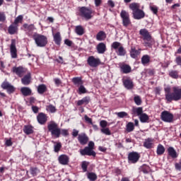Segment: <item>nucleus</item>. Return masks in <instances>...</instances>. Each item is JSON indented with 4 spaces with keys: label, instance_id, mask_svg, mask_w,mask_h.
<instances>
[{
    "label": "nucleus",
    "instance_id": "obj_1",
    "mask_svg": "<svg viewBox=\"0 0 181 181\" xmlns=\"http://www.w3.org/2000/svg\"><path fill=\"white\" fill-rule=\"evenodd\" d=\"M47 128L52 136H54V138H60V135H63V136H68L69 135V130L64 129H61L59 125L54 122H49Z\"/></svg>",
    "mask_w": 181,
    "mask_h": 181
},
{
    "label": "nucleus",
    "instance_id": "obj_2",
    "mask_svg": "<svg viewBox=\"0 0 181 181\" xmlns=\"http://www.w3.org/2000/svg\"><path fill=\"white\" fill-rule=\"evenodd\" d=\"M165 100L168 103L172 101H179L181 100V88L179 86L173 87V93L165 94Z\"/></svg>",
    "mask_w": 181,
    "mask_h": 181
},
{
    "label": "nucleus",
    "instance_id": "obj_3",
    "mask_svg": "<svg viewBox=\"0 0 181 181\" xmlns=\"http://www.w3.org/2000/svg\"><path fill=\"white\" fill-rule=\"evenodd\" d=\"M33 39L38 47H45L47 45V37L43 35L35 33L33 35Z\"/></svg>",
    "mask_w": 181,
    "mask_h": 181
},
{
    "label": "nucleus",
    "instance_id": "obj_4",
    "mask_svg": "<svg viewBox=\"0 0 181 181\" xmlns=\"http://www.w3.org/2000/svg\"><path fill=\"white\" fill-rule=\"evenodd\" d=\"M79 16L84 18L86 21H90L93 18V10L86 6L80 7Z\"/></svg>",
    "mask_w": 181,
    "mask_h": 181
},
{
    "label": "nucleus",
    "instance_id": "obj_5",
    "mask_svg": "<svg viewBox=\"0 0 181 181\" xmlns=\"http://www.w3.org/2000/svg\"><path fill=\"white\" fill-rule=\"evenodd\" d=\"M140 35L143 36L145 46L151 47L152 45V37L146 29H141L139 31Z\"/></svg>",
    "mask_w": 181,
    "mask_h": 181
},
{
    "label": "nucleus",
    "instance_id": "obj_6",
    "mask_svg": "<svg viewBox=\"0 0 181 181\" xmlns=\"http://www.w3.org/2000/svg\"><path fill=\"white\" fill-rule=\"evenodd\" d=\"M120 16L122 19L123 26L127 28L131 25V20L129 19V13L127 11L122 10L120 13Z\"/></svg>",
    "mask_w": 181,
    "mask_h": 181
},
{
    "label": "nucleus",
    "instance_id": "obj_7",
    "mask_svg": "<svg viewBox=\"0 0 181 181\" xmlns=\"http://www.w3.org/2000/svg\"><path fill=\"white\" fill-rule=\"evenodd\" d=\"M160 117L164 122H173V114L168 111L162 112Z\"/></svg>",
    "mask_w": 181,
    "mask_h": 181
},
{
    "label": "nucleus",
    "instance_id": "obj_8",
    "mask_svg": "<svg viewBox=\"0 0 181 181\" xmlns=\"http://www.w3.org/2000/svg\"><path fill=\"white\" fill-rule=\"evenodd\" d=\"M88 64L90 67H98V66H100L101 64V60H100V58H95L94 56H90L88 58Z\"/></svg>",
    "mask_w": 181,
    "mask_h": 181
},
{
    "label": "nucleus",
    "instance_id": "obj_9",
    "mask_svg": "<svg viewBox=\"0 0 181 181\" xmlns=\"http://www.w3.org/2000/svg\"><path fill=\"white\" fill-rule=\"evenodd\" d=\"M10 53L12 59H16L18 57V49H16V41L15 40H11Z\"/></svg>",
    "mask_w": 181,
    "mask_h": 181
},
{
    "label": "nucleus",
    "instance_id": "obj_10",
    "mask_svg": "<svg viewBox=\"0 0 181 181\" xmlns=\"http://www.w3.org/2000/svg\"><path fill=\"white\" fill-rule=\"evenodd\" d=\"M13 73H15L18 77H23L28 69L26 68H23V66H13L12 69Z\"/></svg>",
    "mask_w": 181,
    "mask_h": 181
},
{
    "label": "nucleus",
    "instance_id": "obj_11",
    "mask_svg": "<svg viewBox=\"0 0 181 181\" xmlns=\"http://www.w3.org/2000/svg\"><path fill=\"white\" fill-rule=\"evenodd\" d=\"M80 153L82 155V156H94L95 157V151L90 148V147H85L83 149L80 150Z\"/></svg>",
    "mask_w": 181,
    "mask_h": 181
},
{
    "label": "nucleus",
    "instance_id": "obj_12",
    "mask_svg": "<svg viewBox=\"0 0 181 181\" xmlns=\"http://www.w3.org/2000/svg\"><path fill=\"white\" fill-rule=\"evenodd\" d=\"M139 158H141V156L137 152L133 151L128 155V159L131 163H136L139 160Z\"/></svg>",
    "mask_w": 181,
    "mask_h": 181
},
{
    "label": "nucleus",
    "instance_id": "obj_13",
    "mask_svg": "<svg viewBox=\"0 0 181 181\" xmlns=\"http://www.w3.org/2000/svg\"><path fill=\"white\" fill-rule=\"evenodd\" d=\"M78 141L81 145H87V143L89 141L88 136L86 133H81L78 134Z\"/></svg>",
    "mask_w": 181,
    "mask_h": 181
},
{
    "label": "nucleus",
    "instance_id": "obj_14",
    "mask_svg": "<svg viewBox=\"0 0 181 181\" xmlns=\"http://www.w3.org/2000/svg\"><path fill=\"white\" fill-rule=\"evenodd\" d=\"M132 15L134 19H136L137 21H139V19H143V18H145V12L141 10V8H139L136 11H134V13H132Z\"/></svg>",
    "mask_w": 181,
    "mask_h": 181
},
{
    "label": "nucleus",
    "instance_id": "obj_15",
    "mask_svg": "<svg viewBox=\"0 0 181 181\" xmlns=\"http://www.w3.org/2000/svg\"><path fill=\"white\" fill-rule=\"evenodd\" d=\"M123 85L127 90H132L134 88V82L129 78L123 80Z\"/></svg>",
    "mask_w": 181,
    "mask_h": 181
},
{
    "label": "nucleus",
    "instance_id": "obj_16",
    "mask_svg": "<svg viewBox=\"0 0 181 181\" xmlns=\"http://www.w3.org/2000/svg\"><path fill=\"white\" fill-rule=\"evenodd\" d=\"M58 160L61 165H69L70 158L66 154H62L59 156Z\"/></svg>",
    "mask_w": 181,
    "mask_h": 181
},
{
    "label": "nucleus",
    "instance_id": "obj_17",
    "mask_svg": "<svg viewBox=\"0 0 181 181\" xmlns=\"http://www.w3.org/2000/svg\"><path fill=\"white\" fill-rule=\"evenodd\" d=\"M1 88H3L4 90H7L8 93H13V91H15V88L13 86L11 85L9 82L4 81L1 84Z\"/></svg>",
    "mask_w": 181,
    "mask_h": 181
},
{
    "label": "nucleus",
    "instance_id": "obj_18",
    "mask_svg": "<svg viewBox=\"0 0 181 181\" xmlns=\"http://www.w3.org/2000/svg\"><path fill=\"white\" fill-rule=\"evenodd\" d=\"M97 52L99 54H104L105 52L107 51V46L104 42H100L97 47Z\"/></svg>",
    "mask_w": 181,
    "mask_h": 181
},
{
    "label": "nucleus",
    "instance_id": "obj_19",
    "mask_svg": "<svg viewBox=\"0 0 181 181\" xmlns=\"http://www.w3.org/2000/svg\"><path fill=\"white\" fill-rule=\"evenodd\" d=\"M32 81V76H30V73H28L27 75H25L21 78V83L23 86H29Z\"/></svg>",
    "mask_w": 181,
    "mask_h": 181
},
{
    "label": "nucleus",
    "instance_id": "obj_20",
    "mask_svg": "<svg viewBox=\"0 0 181 181\" xmlns=\"http://www.w3.org/2000/svg\"><path fill=\"white\" fill-rule=\"evenodd\" d=\"M143 146L144 148H146V149H152V148H153V139L151 138L145 139Z\"/></svg>",
    "mask_w": 181,
    "mask_h": 181
},
{
    "label": "nucleus",
    "instance_id": "obj_21",
    "mask_svg": "<svg viewBox=\"0 0 181 181\" xmlns=\"http://www.w3.org/2000/svg\"><path fill=\"white\" fill-rule=\"evenodd\" d=\"M21 93L24 95V97H28L32 95V89L29 87H22L21 88Z\"/></svg>",
    "mask_w": 181,
    "mask_h": 181
},
{
    "label": "nucleus",
    "instance_id": "obj_22",
    "mask_svg": "<svg viewBox=\"0 0 181 181\" xmlns=\"http://www.w3.org/2000/svg\"><path fill=\"white\" fill-rule=\"evenodd\" d=\"M8 32L9 35H16V33H18V25H16V24L12 23L9 25L8 28Z\"/></svg>",
    "mask_w": 181,
    "mask_h": 181
},
{
    "label": "nucleus",
    "instance_id": "obj_23",
    "mask_svg": "<svg viewBox=\"0 0 181 181\" xmlns=\"http://www.w3.org/2000/svg\"><path fill=\"white\" fill-rule=\"evenodd\" d=\"M37 119L39 124L43 125L47 121V117L44 113H40L37 117Z\"/></svg>",
    "mask_w": 181,
    "mask_h": 181
},
{
    "label": "nucleus",
    "instance_id": "obj_24",
    "mask_svg": "<svg viewBox=\"0 0 181 181\" xmlns=\"http://www.w3.org/2000/svg\"><path fill=\"white\" fill-rule=\"evenodd\" d=\"M90 101H91L90 97L86 96L82 98L81 100H78L77 105H87V104H88Z\"/></svg>",
    "mask_w": 181,
    "mask_h": 181
},
{
    "label": "nucleus",
    "instance_id": "obj_25",
    "mask_svg": "<svg viewBox=\"0 0 181 181\" xmlns=\"http://www.w3.org/2000/svg\"><path fill=\"white\" fill-rule=\"evenodd\" d=\"M106 38L107 34H105L104 31H100L96 35V40H98V42H103V40H105Z\"/></svg>",
    "mask_w": 181,
    "mask_h": 181
},
{
    "label": "nucleus",
    "instance_id": "obj_26",
    "mask_svg": "<svg viewBox=\"0 0 181 181\" xmlns=\"http://www.w3.org/2000/svg\"><path fill=\"white\" fill-rule=\"evenodd\" d=\"M120 70L124 74H128V73H131V66L128 64H122L120 65Z\"/></svg>",
    "mask_w": 181,
    "mask_h": 181
},
{
    "label": "nucleus",
    "instance_id": "obj_27",
    "mask_svg": "<svg viewBox=\"0 0 181 181\" xmlns=\"http://www.w3.org/2000/svg\"><path fill=\"white\" fill-rule=\"evenodd\" d=\"M151 62V57L148 54H145L141 57V64L143 66H146L149 64Z\"/></svg>",
    "mask_w": 181,
    "mask_h": 181
},
{
    "label": "nucleus",
    "instance_id": "obj_28",
    "mask_svg": "<svg viewBox=\"0 0 181 181\" xmlns=\"http://www.w3.org/2000/svg\"><path fill=\"white\" fill-rule=\"evenodd\" d=\"M141 54V50H138L135 48H132L130 51V56L132 59H136L138 56Z\"/></svg>",
    "mask_w": 181,
    "mask_h": 181
},
{
    "label": "nucleus",
    "instance_id": "obj_29",
    "mask_svg": "<svg viewBox=\"0 0 181 181\" xmlns=\"http://www.w3.org/2000/svg\"><path fill=\"white\" fill-rule=\"evenodd\" d=\"M129 8L132 11V13H134L141 9V6L137 3H132L129 4Z\"/></svg>",
    "mask_w": 181,
    "mask_h": 181
},
{
    "label": "nucleus",
    "instance_id": "obj_30",
    "mask_svg": "<svg viewBox=\"0 0 181 181\" xmlns=\"http://www.w3.org/2000/svg\"><path fill=\"white\" fill-rule=\"evenodd\" d=\"M23 27L24 29H25V32H28V33H30V32H33L36 28H35V25L33 24H23Z\"/></svg>",
    "mask_w": 181,
    "mask_h": 181
},
{
    "label": "nucleus",
    "instance_id": "obj_31",
    "mask_svg": "<svg viewBox=\"0 0 181 181\" xmlns=\"http://www.w3.org/2000/svg\"><path fill=\"white\" fill-rule=\"evenodd\" d=\"M72 82L75 86H77V87H79L80 86L83 84V80H81V78L80 77H74L72 78Z\"/></svg>",
    "mask_w": 181,
    "mask_h": 181
},
{
    "label": "nucleus",
    "instance_id": "obj_32",
    "mask_svg": "<svg viewBox=\"0 0 181 181\" xmlns=\"http://www.w3.org/2000/svg\"><path fill=\"white\" fill-rule=\"evenodd\" d=\"M168 155L171 156L173 159L177 158V153H176V150L173 148V147H170L168 149Z\"/></svg>",
    "mask_w": 181,
    "mask_h": 181
},
{
    "label": "nucleus",
    "instance_id": "obj_33",
    "mask_svg": "<svg viewBox=\"0 0 181 181\" xmlns=\"http://www.w3.org/2000/svg\"><path fill=\"white\" fill-rule=\"evenodd\" d=\"M54 42L56 45H60V43H62V36L60 35V33H57L54 35Z\"/></svg>",
    "mask_w": 181,
    "mask_h": 181
},
{
    "label": "nucleus",
    "instance_id": "obj_34",
    "mask_svg": "<svg viewBox=\"0 0 181 181\" xmlns=\"http://www.w3.org/2000/svg\"><path fill=\"white\" fill-rule=\"evenodd\" d=\"M75 32L79 36H83L84 35V28L81 25H77L75 28Z\"/></svg>",
    "mask_w": 181,
    "mask_h": 181
},
{
    "label": "nucleus",
    "instance_id": "obj_35",
    "mask_svg": "<svg viewBox=\"0 0 181 181\" xmlns=\"http://www.w3.org/2000/svg\"><path fill=\"white\" fill-rule=\"evenodd\" d=\"M23 131L26 135H30V134H33V127L32 126H25Z\"/></svg>",
    "mask_w": 181,
    "mask_h": 181
},
{
    "label": "nucleus",
    "instance_id": "obj_36",
    "mask_svg": "<svg viewBox=\"0 0 181 181\" xmlns=\"http://www.w3.org/2000/svg\"><path fill=\"white\" fill-rule=\"evenodd\" d=\"M168 74L170 77H171V78H175V79L179 78V71H177L171 70L169 71Z\"/></svg>",
    "mask_w": 181,
    "mask_h": 181
},
{
    "label": "nucleus",
    "instance_id": "obj_37",
    "mask_svg": "<svg viewBox=\"0 0 181 181\" xmlns=\"http://www.w3.org/2000/svg\"><path fill=\"white\" fill-rule=\"evenodd\" d=\"M139 119L141 122H143V123L148 122V121L149 120V116H148L146 113H143L139 116Z\"/></svg>",
    "mask_w": 181,
    "mask_h": 181
},
{
    "label": "nucleus",
    "instance_id": "obj_38",
    "mask_svg": "<svg viewBox=\"0 0 181 181\" xmlns=\"http://www.w3.org/2000/svg\"><path fill=\"white\" fill-rule=\"evenodd\" d=\"M165 153V147L162 144H158L157 147V155H163Z\"/></svg>",
    "mask_w": 181,
    "mask_h": 181
},
{
    "label": "nucleus",
    "instance_id": "obj_39",
    "mask_svg": "<svg viewBox=\"0 0 181 181\" xmlns=\"http://www.w3.org/2000/svg\"><path fill=\"white\" fill-rule=\"evenodd\" d=\"M47 88L45 86V84H41L38 86L37 91L39 94H43V93H45Z\"/></svg>",
    "mask_w": 181,
    "mask_h": 181
},
{
    "label": "nucleus",
    "instance_id": "obj_40",
    "mask_svg": "<svg viewBox=\"0 0 181 181\" xmlns=\"http://www.w3.org/2000/svg\"><path fill=\"white\" fill-rule=\"evenodd\" d=\"M118 56H124L127 54V51H125V49H124V47L121 46L118 48L117 52Z\"/></svg>",
    "mask_w": 181,
    "mask_h": 181
},
{
    "label": "nucleus",
    "instance_id": "obj_41",
    "mask_svg": "<svg viewBox=\"0 0 181 181\" xmlns=\"http://www.w3.org/2000/svg\"><path fill=\"white\" fill-rule=\"evenodd\" d=\"M88 178L90 181H95L97 180V175H95L94 173H89L88 174Z\"/></svg>",
    "mask_w": 181,
    "mask_h": 181
},
{
    "label": "nucleus",
    "instance_id": "obj_42",
    "mask_svg": "<svg viewBox=\"0 0 181 181\" xmlns=\"http://www.w3.org/2000/svg\"><path fill=\"white\" fill-rule=\"evenodd\" d=\"M126 128H127V132H132V131H134V123L129 122L127 124Z\"/></svg>",
    "mask_w": 181,
    "mask_h": 181
},
{
    "label": "nucleus",
    "instance_id": "obj_43",
    "mask_svg": "<svg viewBox=\"0 0 181 181\" xmlns=\"http://www.w3.org/2000/svg\"><path fill=\"white\" fill-rule=\"evenodd\" d=\"M78 94H86V93H87V89H86V87H84L83 84L80 85L78 90Z\"/></svg>",
    "mask_w": 181,
    "mask_h": 181
},
{
    "label": "nucleus",
    "instance_id": "obj_44",
    "mask_svg": "<svg viewBox=\"0 0 181 181\" xmlns=\"http://www.w3.org/2000/svg\"><path fill=\"white\" fill-rule=\"evenodd\" d=\"M62 149V143H54V152H59Z\"/></svg>",
    "mask_w": 181,
    "mask_h": 181
},
{
    "label": "nucleus",
    "instance_id": "obj_45",
    "mask_svg": "<svg viewBox=\"0 0 181 181\" xmlns=\"http://www.w3.org/2000/svg\"><path fill=\"white\" fill-rule=\"evenodd\" d=\"M23 20V16H18L14 21V22L13 23L14 25H16V26H18V24L21 23V22H22V21Z\"/></svg>",
    "mask_w": 181,
    "mask_h": 181
},
{
    "label": "nucleus",
    "instance_id": "obj_46",
    "mask_svg": "<svg viewBox=\"0 0 181 181\" xmlns=\"http://www.w3.org/2000/svg\"><path fill=\"white\" fill-rule=\"evenodd\" d=\"M119 47H121V42H114L112 44V48L115 50H117L118 49H119Z\"/></svg>",
    "mask_w": 181,
    "mask_h": 181
},
{
    "label": "nucleus",
    "instance_id": "obj_47",
    "mask_svg": "<svg viewBox=\"0 0 181 181\" xmlns=\"http://www.w3.org/2000/svg\"><path fill=\"white\" fill-rule=\"evenodd\" d=\"M134 112H136L137 114V115L139 117H140L141 115H142V112H144V110L142 109V107H137V108H134Z\"/></svg>",
    "mask_w": 181,
    "mask_h": 181
},
{
    "label": "nucleus",
    "instance_id": "obj_48",
    "mask_svg": "<svg viewBox=\"0 0 181 181\" xmlns=\"http://www.w3.org/2000/svg\"><path fill=\"white\" fill-rule=\"evenodd\" d=\"M116 115H117L119 118H125V117H128V113L126 112H116Z\"/></svg>",
    "mask_w": 181,
    "mask_h": 181
},
{
    "label": "nucleus",
    "instance_id": "obj_49",
    "mask_svg": "<svg viewBox=\"0 0 181 181\" xmlns=\"http://www.w3.org/2000/svg\"><path fill=\"white\" fill-rule=\"evenodd\" d=\"M47 110L49 112L54 113L56 112V107L53 106V105H49L47 107Z\"/></svg>",
    "mask_w": 181,
    "mask_h": 181
},
{
    "label": "nucleus",
    "instance_id": "obj_50",
    "mask_svg": "<svg viewBox=\"0 0 181 181\" xmlns=\"http://www.w3.org/2000/svg\"><path fill=\"white\" fill-rule=\"evenodd\" d=\"M88 167V163L87 161H83L81 168L83 172H87V168Z\"/></svg>",
    "mask_w": 181,
    "mask_h": 181
},
{
    "label": "nucleus",
    "instance_id": "obj_51",
    "mask_svg": "<svg viewBox=\"0 0 181 181\" xmlns=\"http://www.w3.org/2000/svg\"><path fill=\"white\" fill-rule=\"evenodd\" d=\"M134 100L136 105H141V104H142V100H141V98L139 96L134 97Z\"/></svg>",
    "mask_w": 181,
    "mask_h": 181
},
{
    "label": "nucleus",
    "instance_id": "obj_52",
    "mask_svg": "<svg viewBox=\"0 0 181 181\" xmlns=\"http://www.w3.org/2000/svg\"><path fill=\"white\" fill-rule=\"evenodd\" d=\"M100 131L103 134H105V135H111V132L108 128L105 127L103 129H101Z\"/></svg>",
    "mask_w": 181,
    "mask_h": 181
},
{
    "label": "nucleus",
    "instance_id": "obj_53",
    "mask_svg": "<svg viewBox=\"0 0 181 181\" xmlns=\"http://www.w3.org/2000/svg\"><path fill=\"white\" fill-rule=\"evenodd\" d=\"M6 21V15L5 13L0 12V22H5Z\"/></svg>",
    "mask_w": 181,
    "mask_h": 181
},
{
    "label": "nucleus",
    "instance_id": "obj_54",
    "mask_svg": "<svg viewBox=\"0 0 181 181\" xmlns=\"http://www.w3.org/2000/svg\"><path fill=\"white\" fill-rule=\"evenodd\" d=\"M100 125L102 129H104V128H106V127L108 126V122L105 120H101L100 122Z\"/></svg>",
    "mask_w": 181,
    "mask_h": 181
},
{
    "label": "nucleus",
    "instance_id": "obj_55",
    "mask_svg": "<svg viewBox=\"0 0 181 181\" xmlns=\"http://www.w3.org/2000/svg\"><path fill=\"white\" fill-rule=\"evenodd\" d=\"M30 173L33 176H36L37 175V168H30Z\"/></svg>",
    "mask_w": 181,
    "mask_h": 181
},
{
    "label": "nucleus",
    "instance_id": "obj_56",
    "mask_svg": "<svg viewBox=\"0 0 181 181\" xmlns=\"http://www.w3.org/2000/svg\"><path fill=\"white\" fill-rule=\"evenodd\" d=\"M84 118H85V121H86V122L93 125V119H91V118L88 117V116H87V115H86L84 116Z\"/></svg>",
    "mask_w": 181,
    "mask_h": 181
},
{
    "label": "nucleus",
    "instance_id": "obj_57",
    "mask_svg": "<svg viewBox=\"0 0 181 181\" xmlns=\"http://www.w3.org/2000/svg\"><path fill=\"white\" fill-rule=\"evenodd\" d=\"M150 9L151 11H153L154 15H156V13H158V7H156V6H151Z\"/></svg>",
    "mask_w": 181,
    "mask_h": 181
},
{
    "label": "nucleus",
    "instance_id": "obj_58",
    "mask_svg": "<svg viewBox=\"0 0 181 181\" xmlns=\"http://www.w3.org/2000/svg\"><path fill=\"white\" fill-rule=\"evenodd\" d=\"M175 63H177V66H181V57L178 56L175 58Z\"/></svg>",
    "mask_w": 181,
    "mask_h": 181
},
{
    "label": "nucleus",
    "instance_id": "obj_59",
    "mask_svg": "<svg viewBox=\"0 0 181 181\" xmlns=\"http://www.w3.org/2000/svg\"><path fill=\"white\" fill-rule=\"evenodd\" d=\"M86 147L89 148L90 149H91L93 151V149H94V142L93 141H89L88 145Z\"/></svg>",
    "mask_w": 181,
    "mask_h": 181
},
{
    "label": "nucleus",
    "instance_id": "obj_60",
    "mask_svg": "<svg viewBox=\"0 0 181 181\" xmlns=\"http://www.w3.org/2000/svg\"><path fill=\"white\" fill-rule=\"evenodd\" d=\"M64 44L66 45V46H71V45H73V42L70 40H64Z\"/></svg>",
    "mask_w": 181,
    "mask_h": 181
},
{
    "label": "nucleus",
    "instance_id": "obj_61",
    "mask_svg": "<svg viewBox=\"0 0 181 181\" xmlns=\"http://www.w3.org/2000/svg\"><path fill=\"white\" fill-rule=\"evenodd\" d=\"M72 136L74 138H76V136H78V130L74 129L72 132Z\"/></svg>",
    "mask_w": 181,
    "mask_h": 181
},
{
    "label": "nucleus",
    "instance_id": "obj_62",
    "mask_svg": "<svg viewBox=\"0 0 181 181\" xmlns=\"http://www.w3.org/2000/svg\"><path fill=\"white\" fill-rule=\"evenodd\" d=\"M54 81L57 86H60V84H62V81H60V79L58 78H54Z\"/></svg>",
    "mask_w": 181,
    "mask_h": 181
},
{
    "label": "nucleus",
    "instance_id": "obj_63",
    "mask_svg": "<svg viewBox=\"0 0 181 181\" xmlns=\"http://www.w3.org/2000/svg\"><path fill=\"white\" fill-rule=\"evenodd\" d=\"M164 91L165 92V94H172V93H170V87L169 86L165 88Z\"/></svg>",
    "mask_w": 181,
    "mask_h": 181
},
{
    "label": "nucleus",
    "instance_id": "obj_64",
    "mask_svg": "<svg viewBox=\"0 0 181 181\" xmlns=\"http://www.w3.org/2000/svg\"><path fill=\"white\" fill-rule=\"evenodd\" d=\"M175 169L177 170H181V164H180V163H175Z\"/></svg>",
    "mask_w": 181,
    "mask_h": 181
}]
</instances>
